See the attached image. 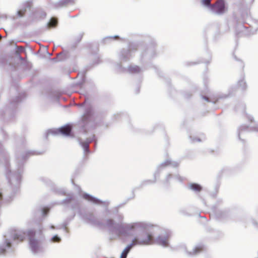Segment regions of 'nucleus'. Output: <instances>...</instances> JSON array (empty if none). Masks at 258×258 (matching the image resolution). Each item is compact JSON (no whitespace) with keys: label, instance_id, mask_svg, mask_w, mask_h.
I'll return each instance as SVG.
<instances>
[{"label":"nucleus","instance_id":"nucleus-5","mask_svg":"<svg viewBox=\"0 0 258 258\" xmlns=\"http://www.w3.org/2000/svg\"><path fill=\"white\" fill-rule=\"evenodd\" d=\"M72 131V126L70 124H67L58 129V132L65 136H69Z\"/></svg>","mask_w":258,"mask_h":258},{"label":"nucleus","instance_id":"nucleus-10","mask_svg":"<svg viewBox=\"0 0 258 258\" xmlns=\"http://www.w3.org/2000/svg\"><path fill=\"white\" fill-rule=\"evenodd\" d=\"M57 23V20L54 18L51 19L48 23L49 27H55Z\"/></svg>","mask_w":258,"mask_h":258},{"label":"nucleus","instance_id":"nucleus-15","mask_svg":"<svg viewBox=\"0 0 258 258\" xmlns=\"http://www.w3.org/2000/svg\"><path fill=\"white\" fill-rule=\"evenodd\" d=\"M83 147H84L85 150L86 151H88V150H89V145H88V144L84 143V144H83Z\"/></svg>","mask_w":258,"mask_h":258},{"label":"nucleus","instance_id":"nucleus-4","mask_svg":"<svg viewBox=\"0 0 258 258\" xmlns=\"http://www.w3.org/2000/svg\"><path fill=\"white\" fill-rule=\"evenodd\" d=\"M170 235L166 234L164 235H160L156 239L155 242L163 246H168V241Z\"/></svg>","mask_w":258,"mask_h":258},{"label":"nucleus","instance_id":"nucleus-3","mask_svg":"<svg viewBox=\"0 0 258 258\" xmlns=\"http://www.w3.org/2000/svg\"><path fill=\"white\" fill-rule=\"evenodd\" d=\"M211 7L219 14H223L225 12V3L223 0H218L215 4L211 5Z\"/></svg>","mask_w":258,"mask_h":258},{"label":"nucleus","instance_id":"nucleus-13","mask_svg":"<svg viewBox=\"0 0 258 258\" xmlns=\"http://www.w3.org/2000/svg\"><path fill=\"white\" fill-rule=\"evenodd\" d=\"M52 240L53 242H59L60 240V239L56 235L52 237Z\"/></svg>","mask_w":258,"mask_h":258},{"label":"nucleus","instance_id":"nucleus-8","mask_svg":"<svg viewBox=\"0 0 258 258\" xmlns=\"http://www.w3.org/2000/svg\"><path fill=\"white\" fill-rule=\"evenodd\" d=\"M90 118V114L89 113L84 114L82 117L80 123L82 124H84L89 121Z\"/></svg>","mask_w":258,"mask_h":258},{"label":"nucleus","instance_id":"nucleus-2","mask_svg":"<svg viewBox=\"0 0 258 258\" xmlns=\"http://www.w3.org/2000/svg\"><path fill=\"white\" fill-rule=\"evenodd\" d=\"M27 234L31 248L32 251L36 252L39 248V244L38 241L35 238V231L29 230L27 231Z\"/></svg>","mask_w":258,"mask_h":258},{"label":"nucleus","instance_id":"nucleus-7","mask_svg":"<svg viewBox=\"0 0 258 258\" xmlns=\"http://www.w3.org/2000/svg\"><path fill=\"white\" fill-rule=\"evenodd\" d=\"M136 240H133L132 243L128 245L126 248L123 250V252L128 254L131 249L135 245H137L136 243Z\"/></svg>","mask_w":258,"mask_h":258},{"label":"nucleus","instance_id":"nucleus-12","mask_svg":"<svg viewBox=\"0 0 258 258\" xmlns=\"http://www.w3.org/2000/svg\"><path fill=\"white\" fill-rule=\"evenodd\" d=\"M211 0H202V3L203 5L205 6H211Z\"/></svg>","mask_w":258,"mask_h":258},{"label":"nucleus","instance_id":"nucleus-20","mask_svg":"<svg viewBox=\"0 0 258 258\" xmlns=\"http://www.w3.org/2000/svg\"><path fill=\"white\" fill-rule=\"evenodd\" d=\"M136 69H137V71L139 70V68H137Z\"/></svg>","mask_w":258,"mask_h":258},{"label":"nucleus","instance_id":"nucleus-17","mask_svg":"<svg viewBox=\"0 0 258 258\" xmlns=\"http://www.w3.org/2000/svg\"><path fill=\"white\" fill-rule=\"evenodd\" d=\"M84 197H85V199H88V200L90 199V197L88 195H85Z\"/></svg>","mask_w":258,"mask_h":258},{"label":"nucleus","instance_id":"nucleus-9","mask_svg":"<svg viewBox=\"0 0 258 258\" xmlns=\"http://www.w3.org/2000/svg\"><path fill=\"white\" fill-rule=\"evenodd\" d=\"M190 187L193 190L199 192L202 190V187L200 185L196 183H192L190 185Z\"/></svg>","mask_w":258,"mask_h":258},{"label":"nucleus","instance_id":"nucleus-14","mask_svg":"<svg viewBox=\"0 0 258 258\" xmlns=\"http://www.w3.org/2000/svg\"><path fill=\"white\" fill-rule=\"evenodd\" d=\"M106 223L108 226H111L113 224V221L112 219H109L107 221Z\"/></svg>","mask_w":258,"mask_h":258},{"label":"nucleus","instance_id":"nucleus-19","mask_svg":"<svg viewBox=\"0 0 258 258\" xmlns=\"http://www.w3.org/2000/svg\"><path fill=\"white\" fill-rule=\"evenodd\" d=\"M2 194L0 193V200L2 199Z\"/></svg>","mask_w":258,"mask_h":258},{"label":"nucleus","instance_id":"nucleus-11","mask_svg":"<svg viewBox=\"0 0 258 258\" xmlns=\"http://www.w3.org/2000/svg\"><path fill=\"white\" fill-rule=\"evenodd\" d=\"M26 12V9L21 10L18 12V15L20 17H23L25 15Z\"/></svg>","mask_w":258,"mask_h":258},{"label":"nucleus","instance_id":"nucleus-18","mask_svg":"<svg viewBox=\"0 0 258 258\" xmlns=\"http://www.w3.org/2000/svg\"><path fill=\"white\" fill-rule=\"evenodd\" d=\"M7 246L8 247H10L11 246V243L10 242L7 243Z\"/></svg>","mask_w":258,"mask_h":258},{"label":"nucleus","instance_id":"nucleus-1","mask_svg":"<svg viewBox=\"0 0 258 258\" xmlns=\"http://www.w3.org/2000/svg\"><path fill=\"white\" fill-rule=\"evenodd\" d=\"M137 245H150L154 243L153 236L148 233H143L140 235L139 238H135Z\"/></svg>","mask_w":258,"mask_h":258},{"label":"nucleus","instance_id":"nucleus-21","mask_svg":"<svg viewBox=\"0 0 258 258\" xmlns=\"http://www.w3.org/2000/svg\"><path fill=\"white\" fill-rule=\"evenodd\" d=\"M2 38V36L0 35V39Z\"/></svg>","mask_w":258,"mask_h":258},{"label":"nucleus","instance_id":"nucleus-16","mask_svg":"<svg viewBox=\"0 0 258 258\" xmlns=\"http://www.w3.org/2000/svg\"><path fill=\"white\" fill-rule=\"evenodd\" d=\"M127 254L123 252L121 253L120 258H126Z\"/></svg>","mask_w":258,"mask_h":258},{"label":"nucleus","instance_id":"nucleus-6","mask_svg":"<svg viewBox=\"0 0 258 258\" xmlns=\"http://www.w3.org/2000/svg\"><path fill=\"white\" fill-rule=\"evenodd\" d=\"M28 236L27 231V232H19L16 233L14 236V239L20 241H23Z\"/></svg>","mask_w":258,"mask_h":258}]
</instances>
